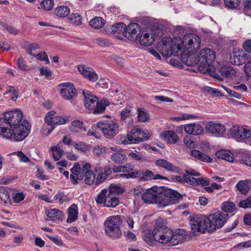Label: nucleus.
<instances>
[{
	"instance_id": "1",
	"label": "nucleus",
	"mask_w": 251,
	"mask_h": 251,
	"mask_svg": "<svg viewBox=\"0 0 251 251\" xmlns=\"http://www.w3.org/2000/svg\"><path fill=\"white\" fill-rule=\"evenodd\" d=\"M216 58L215 52L209 48H204L200 50L197 55H188L183 63L187 66L198 64V69L202 74L207 75L214 78H221L215 72V67L212 64Z\"/></svg>"
},
{
	"instance_id": "2",
	"label": "nucleus",
	"mask_w": 251,
	"mask_h": 251,
	"mask_svg": "<svg viewBox=\"0 0 251 251\" xmlns=\"http://www.w3.org/2000/svg\"><path fill=\"white\" fill-rule=\"evenodd\" d=\"M31 125L26 120H24L18 126L8 130H2L0 136L15 142H20L25 139L30 132Z\"/></svg>"
},
{
	"instance_id": "3",
	"label": "nucleus",
	"mask_w": 251,
	"mask_h": 251,
	"mask_svg": "<svg viewBox=\"0 0 251 251\" xmlns=\"http://www.w3.org/2000/svg\"><path fill=\"white\" fill-rule=\"evenodd\" d=\"M82 94L84 97V104L86 108L93 110L94 114L103 113L105 107L109 105L107 100L102 99L99 101V99L88 91L83 90Z\"/></svg>"
},
{
	"instance_id": "4",
	"label": "nucleus",
	"mask_w": 251,
	"mask_h": 251,
	"mask_svg": "<svg viewBox=\"0 0 251 251\" xmlns=\"http://www.w3.org/2000/svg\"><path fill=\"white\" fill-rule=\"evenodd\" d=\"M122 223L123 221L120 215L108 217L103 224L106 235L113 240L120 239L122 235L120 228Z\"/></svg>"
},
{
	"instance_id": "5",
	"label": "nucleus",
	"mask_w": 251,
	"mask_h": 251,
	"mask_svg": "<svg viewBox=\"0 0 251 251\" xmlns=\"http://www.w3.org/2000/svg\"><path fill=\"white\" fill-rule=\"evenodd\" d=\"M184 53L181 55V60L185 61L188 55H193L201 46V39L200 37L194 33H188L185 35L181 42Z\"/></svg>"
},
{
	"instance_id": "6",
	"label": "nucleus",
	"mask_w": 251,
	"mask_h": 251,
	"mask_svg": "<svg viewBox=\"0 0 251 251\" xmlns=\"http://www.w3.org/2000/svg\"><path fill=\"white\" fill-rule=\"evenodd\" d=\"M173 235L172 229L165 226L162 224L156 222L153 228V236L156 242L160 244H171V238Z\"/></svg>"
},
{
	"instance_id": "7",
	"label": "nucleus",
	"mask_w": 251,
	"mask_h": 251,
	"mask_svg": "<svg viewBox=\"0 0 251 251\" xmlns=\"http://www.w3.org/2000/svg\"><path fill=\"white\" fill-rule=\"evenodd\" d=\"M151 136L150 133H147L138 127H134L130 134L126 136L121 137V141L124 144H137L149 138Z\"/></svg>"
},
{
	"instance_id": "8",
	"label": "nucleus",
	"mask_w": 251,
	"mask_h": 251,
	"mask_svg": "<svg viewBox=\"0 0 251 251\" xmlns=\"http://www.w3.org/2000/svg\"><path fill=\"white\" fill-rule=\"evenodd\" d=\"M228 217V214L223 211L215 210L213 213L207 218L208 232H213L216 228L222 227L226 223Z\"/></svg>"
},
{
	"instance_id": "9",
	"label": "nucleus",
	"mask_w": 251,
	"mask_h": 251,
	"mask_svg": "<svg viewBox=\"0 0 251 251\" xmlns=\"http://www.w3.org/2000/svg\"><path fill=\"white\" fill-rule=\"evenodd\" d=\"M157 50L163 55L171 56L176 55V44L171 37H164L157 46Z\"/></svg>"
},
{
	"instance_id": "10",
	"label": "nucleus",
	"mask_w": 251,
	"mask_h": 251,
	"mask_svg": "<svg viewBox=\"0 0 251 251\" xmlns=\"http://www.w3.org/2000/svg\"><path fill=\"white\" fill-rule=\"evenodd\" d=\"M97 126L102 131L107 139L113 138L119 132V125L113 120L99 123Z\"/></svg>"
},
{
	"instance_id": "11",
	"label": "nucleus",
	"mask_w": 251,
	"mask_h": 251,
	"mask_svg": "<svg viewBox=\"0 0 251 251\" xmlns=\"http://www.w3.org/2000/svg\"><path fill=\"white\" fill-rule=\"evenodd\" d=\"M164 190V187H153L147 189L142 194V199L145 203H157L161 205V193Z\"/></svg>"
},
{
	"instance_id": "12",
	"label": "nucleus",
	"mask_w": 251,
	"mask_h": 251,
	"mask_svg": "<svg viewBox=\"0 0 251 251\" xmlns=\"http://www.w3.org/2000/svg\"><path fill=\"white\" fill-rule=\"evenodd\" d=\"M206 221L207 218L202 215H195L191 216L190 225L192 232L195 234L198 232L203 233L206 230H208V223Z\"/></svg>"
},
{
	"instance_id": "13",
	"label": "nucleus",
	"mask_w": 251,
	"mask_h": 251,
	"mask_svg": "<svg viewBox=\"0 0 251 251\" xmlns=\"http://www.w3.org/2000/svg\"><path fill=\"white\" fill-rule=\"evenodd\" d=\"M161 206L163 207L178 202L179 200L182 199V195L177 191L170 189H165V187L163 192L161 193Z\"/></svg>"
},
{
	"instance_id": "14",
	"label": "nucleus",
	"mask_w": 251,
	"mask_h": 251,
	"mask_svg": "<svg viewBox=\"0 0 251 251\" xmlns=\"http://www.w3.org/2000/svg\"><path fill=\"white\" fill-rule=\"evenodd\" d=\"M98 203H103L105 206L108 207H115L120 203L119 198L110 194H107L106 189L102 190L95 199Z\"/></svg>"
},
{
	"instance_id": "15",
	"label": "nucleus",
	"mask_w": 251,
	"mask_h": 251,
	"mask_svg": "<svg viewBox=\"0 0 251 251\" xmlns=\"http://www.w3.org/2000/svg\"><path fill=\"white\" fill-rule=\"evenodd\" d=\"M58 89L61 97L68 100L73 99L76 94L74 85L70 82H65L58 85Z\"/></svg>"
},
{
	"instance_id": "16",
	"label": "nucleus",
	"mask_w": 251,
	"mask_h": 251,
	"mask_svg": "<svg viewBox=\"0 0 251 251\" xmlns=\"http://www.w3.org/2000/svg\"><path fill=\"white\" fill-rule=\"evenodd\" d=\"M140 33V25L137 23H133L126 26L124 36L130 41H135L139 38Z\"/></svg>"
},
{
	"instance_id": "17",
	"label": "nucleus",
	"mask_w": 251,
	"mask_h": 251,
	"mask_svg": "<svg viewBox=\"0 0 251 251\" xmlns=\"http://www.w3.org/2000/svg\"><path fill=\"white\" fill-rule=\"evenodd\" d=\"M206 131L216 137H222L226 132V127L224 125L209 122L205 126Z\"/></svg>"
},
{
	"instance_id": "18",
	"label": "nucleus",
	"mask_w": 251,
	"mask_h": 251,
	"mask_svg": "<svg viewBox=\"0 0 251 251\" xmlns=\"http://www.w3.org/2000/svg\"><path fill=\"white\" fill-rule=\"evenodd\" d=\"M190 238L188 231L182 229H177L175 232H173V235L171 240V245L176 246L180 244L189 240Z\"/></svg>"
},
{
	"instance_id": "19",
	"label": "nucleus",
	"mask_w": 251,
	"mask_h": 251,
	"mask_svg": "<svg viewBox=\"0 0 251 251\" xmlns=\"http://www.w3.org/2000/svg\"><path fill=\"white\" fill-rule=\"evenodd\" d=\"M90 169L91 166L89 163L84 164L81 168L79 163L75 162L71 169V172L75 175L78 179L82 180L86 172L92 171L90 170Z\"/></svg>"
},
{
	"instance_id": "20",
	"label": "nucleus",
	"mask_w": 251,
	"mask_h": 251,
	"mask_svg": "<svg viewBox=\"0 0 251 251\" xmlns=\"http://www.w3.org/2000/svg\"><path fill=\"white\" fill-rule=\"evenodd\" d=\"M95 171L99 172L97 177L96 178L95 185H99L103 182L112 173V168L109 166H105L103 168V171L101 167H96Z\"/></svg>"
},
{
	"instance_id": "21",
	"label": "nucleus",
	"mask_w": 251,
	"mask_h": 251,
	"mask_svg": "<svg viewBox=\"0 0 251 251\" xmlns=\"http://www.w3.org/2000/svg\"><path fill=\"white\" fill-rule=\"evenodd\" d=\"M77 70L79 73L84 77L88 78H98V75L94 70L90 67L84 64L77 66Z\"/></svg>"
},
{
	"instance_id": "22",
	"label": "nucleus",
	"mask_w": 251,
	"mask_h": 251,
	"mask_svg": "<svg viewBox=\"0 0 251 251\" xmlns=\"http://www.w3.org/2000/svg\"><path fill=\"white\" fill-rule=\"evenodd\" d=\"M156 165L159 167L162 168L168 171L177 174L180 173V169L179 167L175 166L165 159H161L157 160L156 161Z\"/></svg>"
},
{
	"instance_id": "23",
	"label": "nucleus",
	"mask_w": 251,
	"mask_h": 251,
	"mask_svg": "<svg viewBox=\"0 0 251 251\" xmlns=\"http://www.w3.org/2000/svg\"><path fill=\"white\" fill-rule=\"evenodd\" d=\"M251 136V130L243 126L236 125V141L244 142Z\"/></svg>"
},
{
	"instance_id": "24",
	"label": "nucleus",
	"mask_w": 251,
	"mask_h": 251,
	"mask_svg": "<svg viewBox=\"0 0 251 251\" xmlns=\"http://www.w3.org/2000/svg\"><path fill=\"white\" fill-rule=\"evenodd\" d=\"M184 130L186 133L194 135H200L203 131L202 126L198 124L186 125L184 126Z\"/></svg>"
},
{
	"instance_id": "25",
	"label": "nucleus",
	"mask_w": 251,
	"mask_h": 251,
	"mask_svg": "<svg viewBox=\"0 0 251 251\" xmlns=\"http://www.w3.org/2000/svg\"><path fill=\"white\" fill-rule=\"evenodd\" d=\"M236 162L244 164L251 167V153L245 151H239L236 152Z\"/></svg>"
},
{
	"instance_id": "26",
	"label": "nucleus",
	"mask_w": 251,
	"mask_h": 251,
	"mask_svg": "<svg viewBox=\"0 0 251 251\" xmlns=\"http://www.w3.org/2000/svg\"><path fill=\"white\" fill-rule=\"evenodd\" d=\"M161 137L169 144H175L178 140V136L172 130H167L162 133Z\"/></svg>"
},
{
	"instance_id": "27",
	"label": "nucleus",
	"mask_w": 251,
	"mask_h": 251,
	"mask_svg": "<svg viewBox=\"0 0 251 251\" xmlns=\"http://www.w3.org/2000/svg\"><path fill=\"white\" fill-rule=\"evenodd\" d=\"M215 155L218 158L225 160L229 162H232L234 160L233 154L228 150H221L216 152Z\"/></svg>"
},
{
	"instance_id": "28",
	"label": "nucleus",
	"mask_w": 251,
	"mask_h": 251,
	"mask_svg": "<svg viewBox=\"0 0 251 251\" xmlns=\"http://www.w3.org/2000/svg\"><path fill=\"white\" fill-rule=\"evenodd\" d=\"M236 187L242 194L246 195L251 188V181L248 179L240 180L236 185Z\"/></svg>"
},
{
	"instance_id": "29",
	"label": "nucleus",
	"mask_w": 251,
	"mask_h": 251,
	"mask_svg": "<svg viewBox=\"0 0 251 251\" xmlns=\"http://www.w3.org/2000/svg\"><path fill=\"white\" fill-rule=\"evenodd\" d=\"M68 216L67 219L68 223L75 221L78 217L77 206L76 204H72L68 209Z\"/></svg>"
},
{
	"instance_id": "30",
	"label": "nucleus",
	"mask_w": 251,
	"mask_h": 251,
	"mask_svg": "<svg viewBox=\"0 0 251 251\" xmlns=\"http://www.w3.org/2000/svg\"><path fill=\"white\" fill-rule=\"evenodd\" d=\"M191 154L194 157L204 162L210 163L213 160L212 158L209 155H206L198 150L192 151Z\"/></svg>"
},
{
	"instance_id": "31",
	"label": "nucleus",
	"mask_w": 251,
	"mask_h": 251,
	"mask_svg": "<svg viewBox=\"0 0 251 251\" xmlns=\"http://www.w3.org/2000/svg\"><path fill=\"white\" fill-rule=\"evenodd\" d=\"M46 215L52 221L61 220L63 217V212L58 209H52L46 212Z\"/></svg>"
},
{
	"instance_id": "32",
	"label": "nucleus",
	"mask_w": 251,
	"mask_h": 251,
	"mask_svg": "<svg viewBox=\"0 0 251 251\" xmlns=\"http://www.w3.org/2000/svg\"><path fill=\"white\" fill-rule=\"evenodd\" d=\"M190 184L194 185H201L204 188L205 187H208L209 185V179L208 178L204 177H200L197 178H195L194 177H192L191 180H190Z\"/></svg>"
},
{
	"instance_id": "33",
	"label": "nucleus",
	"mask_w": 251,
	"mask_h": 251,
	"mask_svg": "<svg viewBox=\"0 0 251 251\" xmlns=\"http://www.w3.org/2000/svg\"><path fill=\"white\" fill-rule=\"evenodd\" d=\"M134 169L133 165L129 163H126L124 165L115 166L114 165L112 168V172L114 173H129L132 171Z\"/></svg>"
},
{
	"instance_id": "34",
	"label": "nucleus",
	"mask_w": 251,
	"mask_h": 251,
	"mask_svg": "<svg viewBox=\"0 0 251 251\" xmlns=\"http://www.w3.org/2000/svg\"><path fill=\"white\" fill-rule=\"evenodd\" d=\"M111 159L115 163L121 164L127 161V157L125 154L116 152L111 155Z\"/></svg>"
},
{
	"instance_id": "35",
	"label": "nucleus",
	"mask_w": 251,
	"mask_h": 251,
	"mask_svg": "<svg viewBox=\"0 0 251 251\" xmlns=\"http://www.w3.org/2000/svg\"><path fill=\"white\" fill-rule=\"evenodd\" d=\"M54 12L57 17L65 18L69 15L70 12V9L67 6L61 5L55 8Z\"/></svg>"
},
{
	"instance_id": "36",
	"label": "nucleus",
	"mask_w": 251,
	"mask_h": 251,
	"mask_svg": "<svg viewBox=\"0 0 251 251\" xmlns=\"http://www.w3.org/2000/svg\"><path fill=\"white\" fill-rule=\"evenodd\" d=\"M50 150L52 152V157L55 161H58L62 156L64 151L59 145L52 146Z\"/></svg>"
},
{
	"instance_id": "37",
	"label": "nucleus",
	"mask_w": 251,
	"mask_h": 251,
	"mask_svg": "<svg viewBox=\"0 0 251 251\" xmlns=\"http://www.w3.org/2000/svg\"><path fill=\"white\" fill-rule=\"evenodd\" d=\"M55 114V112L54 111H50L47 113L45 118V121L46 123L48 125L50 126V128L49 129L48 131V135L50 134L54 128V127L53 126V120L54 117L53 116Z\"/></svg>"
},
{
	"instance_id": "38",
	"label": "nucleus",
	"mask_w": 251,
	"mask_h": 251,
	"mask_svg": "<svg viewBox=\"0 0 251 251\" xmlns=\"http://www.w3.org/2000/svg\"><path fill=\"white\" fill-rule=\"evenodd\" d=\"M137 119L139 122H146L150 120V115L143 108L137 109Z\"/></svg>"
},
{
	"instance_id": "39",
	"label": "nucleus",
	"mask_w": 251,
	"mask_h": 251,
	"mask_svg": "<svg viewBox=\"0 0 251 251\" xmlns=\"http://www.w3.org/2000/svg\"><path fill=\"white\" fill-rule=\"evenodd\" d=\"M126 25L122 22L116 23L110 26L111 31L110 32L113 33H122L124 35V33L125 31Z\"/></svg>"
},
{
	"instance_id": "40",
	"label": "nucleus",
	"mask_w": 251,
	"mask_h": 251,
	"mask_svg": "<svg viewBox=\"0 0 251 251\" xmlns=\"http://www.w3.org/2000/svg\"><path fill=\"white\" fill-rule=\"evenodd\" d=\"M143 239L147 244L151 246H153L156 242L153 236V230L151 233L150 230L145 231L143 236Z\"/></svg>"
},
{
	"instance_id": "41",
	"label": "nucleus",
	"mask_w": 251,
	"mask_h": 251,
	"mask_svg": "<svg viewBox=\"0 0 251 251\" xmlns=\"http://www.w3.org/2000/svg\"><path fill=\"white\" fill-rule=\"evenodd\" d=\"M89 25L93 28H100L104 25V20L101 17H96L91 20Z\"/></svg>"
},
{
	"instance_id": "42",
	"label": "nucleus",
	"mask_w": 251,
	"mask_h": 251,
	"mask_svg": "<svg viewBox=\"0 0 251 251\" xmlns=\"http://www.w3.org/2000/svg\"><path fill=\"white\" fill-rule=\"evenodd\" d=\"M124 192V190L121 186L112 184L109 186L108 193L117 197L118 195L122 194Z\"/></svg>"
},
{
	"instance_id": "43",
	"label": "nucleus",
	"mask_w": 251,
	"mask_h": 251,
	"mask_svg": "<svg viewBox=\"0 0 251 251\" xmlns=\"http://www.w3.org/2000/svg\"><path fill=\"white\" fill-rule=\"evenodd\" d=\"M84 182L86 184L91 185L95 184L96 176L93 171L86 172L84 174Z\"/></svg>"
},
{
	"instance_id": "44",
	"label": "nucleus",
	"mask_w": 251,
	"mask_h": 251,
	"mask_svg": "<svg viewBox=\"0 0 251 251\" xmlns=\"http://www.w3.org/2000/svg\"><path fill=\"white\" fill-rule=\"evenodd\" d=\"M222 210L225 213H230L235 209V204L233 202L226 201L222 204Z\"/></svg>"
},
{
	"instance_id": "45",
	"label": "nucleus",
	"mask_w": 251,
	"mask_h": 251,
	"mask_svg": "<svg viewBox=\"0 0 251 251\" xmlns=\"http://www.w3.org/2000/svg\"><path fill=\"white\" fill-rule=\"evenodd\" d=\"M201 91L203 93H207L211 95L213 97L216 96H222V93L217 89H214L208 86H204L201 88Z\"/></svg>"
},
{
	"instance_id": "46",
	"label": "nucleus",
	"mask_w": 251,
	"mask_h": 251,
	"mask_svg": "<svg viewBox=\"0 0 251 251\" xmlns=\"http://www.w3.org/2000/svg\"><path fill=\"white\" fill-rule=\"evenodd\" d=\"M83 128V122L78 120H75L72 122L70 129L73 132H77Z\"/></svg>"
},
{
	"instance_id": "47",
	"label": "nucleus",
	"mask_w": 251,
	"mask_h": 251,
	"mask_svg": "<svg viewBox=\"0 0 251 251\" xmlns=\"http://www.w3.org/2000/svg\"><path fill=\"white\" fill-rule=\"evenodd\" d=\"M0 199L5 204L11 203L9 193L4 187H0Z\"/></svg>"
},
{
	"instance_id": "48",
	"label": "nucleus",
	"mask_w": 251,
	"mask_h": 251,
	"mask_svg": "<svg viewBox=\"0 0 251 251\" xmlns=\"http://www.w3.org/2000/svg\"><path fill=\"white\" fill-rule=\"evenodd\" d=\"M70 22L75 25H79L82 23V18L78 13H72L68 17Z\"/></svg>"
},
{
	"instance_id": "49",
	"label": "nucleus",
	"mask_w": 251,
	"mask_h": 251,
	"mask_svg": "<svg viewBox=\"0 0 251 251\" xmlns=\"http://www.w3.org/2000/svg\"><path fill=\"white\" fill-rule=\"evenodd\" d=\"M233 71L232 68L228 65H224L220 67V72L221 75L225 77H230V75Z\"/></svg>"
},
{
	"instance_id": "50",
	"label": "nucleus",
	"mask_w": 251,
	"mask_h": 251,
	"mask_svg": "<svg viewBox=\"0 0 251 251\" xmlns=\"http://www.w3.org/2000/svg\"><path fill=\"white\" fill-rule=\"evenodd\" d=\"M153 177V173L149 170H147L145 172H142L141 176L139 178L140 181H147L152 179Z\"/></svg>"
},
{
	"instance_id": "51",
	"label": "nucleus",
	"mask_w": 251,
	"mask_h": 251,
	"mask_svg": "<svg viewBox=\"0 0 251 251\" xmlns=\"http://www.w3.org/2000/svg\"><path fill=\"white\" fill-rule=\"evenodd\" d=\"M40 6L44 10L50 11L54 6V0H42L40 2Z\"/></svg>"
},
{
	"instance_id": "52",
	"label": "nucleus",
	"mask_w": 251,
	"mask_h": 251,
	"mask_svg": "<svg viewBox=\"0 0 251 251\" xmlns=\"http://www.w3.org/2000/svg\"><path fill=\"white\" fill-rule=\"evenodd\" d=\"M249 56L245 52L241 51L236 55L238 59V65H241L245 64L249 60Z\"/></svg>"
},
{
	"instance_id": "53",
	"label": "nucleus",
	"mask_w": 251,
	"mask_h": 251,
	"mask_svg": "<svg viewBox=\"0 0 251 251\" xmlns=\"http://www.w3.org/2000/svg\"><path fill=\"white\" fill-rule=\"evenodd\" d=\"M54 199L58 200L60 204L64 202H68L69 201L68 197L65 194L64 192H58L57 194L54 196Z\"/></svg>"
},
{
	"instance_id": "54",
	"label": "nucleus",
	"mask_w": 251,
	"mask_h": 251,
	"mask_svg": "<svg viewBox=\"0 0 251 251\" xmlns=\"http://www.w3.org/2000/svg\"><path fill=\"white\" fill-rule=\"evenodd\" d=\"M188 177H189L188 175H185V174H184L182 176H173L172 179L175 182H178L180 183L186 182L190 184V180H191V179Z\"/></svg>"
},
{
	"instance_id": "55",
	"label": "nucleus",
	"mask_w": 251,
	"mask_h": 251,
	"mask_svg": "<svg viewBox=\"0 0 251 251\" xmlns=\"http://www.w3.org/2000/svg\"><path fill=\"white\" fill-rule=\"evenodd\" d=\"M74 147L77 150L83 152H86L88 151V149L86 144L83 142L78 143H73Z\"/></svg>"
},
{
	"instance_id": "56",
	"label": "nucleus",
	"mask_w": 251,
	"mask_h": 251,
	"mask_svg": "<svg viewBox=\"0 0 251 251\" xmlns=\"http://www.w3.org/2000/svg\"><path fill=\"white\" fill-rule=\"evenodd\" d=\"M16 64L18 68L22 71H27L29 70V67L26 65V61L23 58H19L16 61Z\"/></svg>"
},
{
	"instance_id": "57",
	"label": "nucleus",
	"mask_w": 251,
	"mask_h": 251,
	"mask_svg": "<svg viewBox=\"0 0 251 251\" xmlns=\"http://www.w3.org/2000/svg\"><path fill=\"white\" fill-rule=\"evenodd\" d=\"M37 59L39 60L40 61H44L46 62V64H49L50 63V61L48 58V56L47 53L45 51H42L39 52L36 55L34 56Z\"/></svg>"
},
{
	"instance_id": "58",
	"label": "nucleus",
	"mask_w": 251,
	"mask_h": 251,
	"mask_svg": "<svg viewBox=\"0 0 251 251\" xmlns=\"http://www.w3.org/2000/svg\"><path fill=\"white\" fill-rule=\"evenodd\" d=\"M67 120H68L61 116H55L53 118V126L55 127V126L65 124Z\"/></svg>"
},
{
	"instance_id": "59",
	"label": "nucleus",
	"mask_w": 251,
	"mask_h": 251,
	"mask_svg": "<svg viewBox=\"0 0 251 251\" xmlns=\"http://www.w3.org/2000/svg\"><path fill=\"white\" fill-rule=\"evenodd\" d=\"M95 42L101 47L108 46L110 44L109 41L104 38H97L95 40Z\"/></svg>"
},
{
	"instance_id": "60",
	"label": "nucleus",
	"mask_w": 251,
	"mask_h": 251,
	"mask_svg": "<svg viewBox=\"0 0 251 251\" xmlns=\"http://www.w3.org/2000/svg\"><path fill=\"white\" fill-rule=\"evenodd\" d=\"M131 115V107H126L121 112V119L125 120Z\"/></svg>"
},
{
	"instance_id": "61",
	"label": "nucleus",
	"mask_w": 251,
	"mask_h": 251,
	"mask_svg": "<svg viewBox=\"0 0 251 251\" xmlns=\"http://www.w3.org/2000/svg\"><path fill=\"white\" fill-rule=\"evenodd\" d=\"M25 198V195L21 193H17L13 197V201L15 203H18L22 201Z\"/></svg>"
},
{
	"instance_id": "62",
	"label": "nucleus",
	"mask_w": 251,
	"mask_h": 251,
	"mask_svg": "<svg viewBox=\"0 0 251 251\" xmlns=\"http://www.w3.org/2000/svg\"><path fill=\"white\" fill-rule=\"evenodd\" d=\"M239 205L240 207L243 208L251 207V197H249L245 200L241 201Z\"/></svg>"
},
{
	"instance_id": "63",
	"label": "nucleus",
	"mask_w": 251,
	"mask_h": 251,
	"mask_svg": "<svg viewBox=\"0 0 251 251\" xmlns=\"http://www.w3.org/2000/svg\"><path fill=\"white\" fill-rule=\"evenodd\" d=\"M242 46L246 52L251 53V39L246 40L243 43Z\"/></svg>"
},
{
	"instance_id": "64",
	"label": "nucleus",
	"mask_w": 251,
	"mask_h": 251,
	"mask_svg": "<svg viewBox=\"0 0 251 251\" xmlns=\"http://www.w3.org/2000/svg\"><path fill=\"white\" fill-rule=\"evenodd\" d=\"M244 71L246 75L251 77V60L245 65Z\"/></svg>"
}]
</instances>
